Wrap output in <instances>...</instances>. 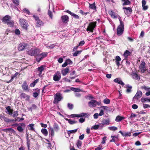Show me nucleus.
Here are the masks:
<instances>
[{"label":"nucleus","mask_w":150,"mask_h":150,"mask_svg":"<svg viewBox=\"0 0 150 150\" xmlns=\"http://www.w3.org/2000/svg\"><path fill=\"white\" fill-rule=\"evenodd\" d=\"M60 129L59 125L56 122H54L53 127H50L49 130V134L51 137L54 136V132H58Z\"/></svg>","instance_id":"obj_1"},{"label":"nucleus","mask_w":150,"mask_h":150,"mask_svg":"<svg viewBox=\"0 0 150 150\" xmlns=\"http://www.w3.org/2000/svg\"><path fill=\"white\" fill-rule=\"evenodd\" d=\"M118 19L120 22V25L118 26L117 28V34L118 35L120 36L123 33L124 29V24L120 17H119Z\"/></svg>","instance_id":"obj_2"},{"label":"nucleus","mask_w":150,"mask_h":150,"mask_svg":"<svg viewBox=\"0 0 150 150\" xmlns=\"http://www.w3.org/2000/svg\"><path fill=\"white\" fill-rule=\"evenodd\" d=\"M40 51L37 48H32L27 52L28 54L31 56H37L40 52Z\"/></svg>","instance_id":"obj_3"},{"label":"nucleus","mask_w":150,"mask_h":150,"mask_svg":"<svg viewBox=\"0 0 150 150\" xmlns=\"http://www.w3.org/2000/svg\"><path fill=\"white\" fill-rule=\"evenodd\" d=\"M96 22H93L90 23L86 29V30L87 31H89L91 32H93L94 28L96 27Z\"/></svg>","instance_id":"obj_4"},{"label":"nucleus","mask_w":150,"mask_h":150,"mask_svg":"<svg viewBox=\"0 0 150 150\" xmlns=\"http://www.w3.org/2000/svg\"><path fill=\"white\" fill-rule=\"evenodd\" d=\"M19 23L21 25L23 29L26 30L27 29V27L28 25L26 21L22 18H20L19 20Z\"/></svg>","instance_id":"obj_5"},{"label":"nucleus","mask_w":150,"mask_h":150,"mask_svg":"<svg viewBox=\"0 0 150 150\" xmlns=\"http://www.w3.org/2000/svg\"><path fill=\"white\" fill-rule=\"evenodd\" d=\"M54 103H58L62 99L63 97L60 93H57L54 96Z\"/></svg>","instance_id":"obj_6"},{"label":"nucleus","mask_w":150,"mask_h":150,"mask_svg":"<svg viewBox=\"0 0 150 150\" xmlns=\"http://www.w3.org/2000/svg\"><path fill=\"white\" fill-rule=\"evenodd\" d=\"M88 103L90 107L93 108L95 107L97 105H100L101 103L97 102L95 100H92Z\"/></svg>","instance_id":"obj_7"},{"label":"nucleus","mask_w":150,"mask_h":150,"mask_svg":"<svg viewBox=\"0 0 150 150\" xmlns=\"http://www.w3.org/2000/svg\"><path fill=\"white\" fill-rule=\"evenodd\" d=\"M61 74L60 71H57L53 75V80L56 81H59L61 78Z\"/></svg>","instance_id":"obj_8"},{"label":"nucleus","mask_w":150,"mask_h":150,"mask_svg":"<svg viewBox=\"0 0 150 150\" xmlns=\"http://www.w3.org/2000/svg\"><path fill=\"white\" fill-rule=\"evenodd\" d=\"M33 17L36 21V23L37 26L40 27V26L43 25V22L40 19L38 16L35 15H33Z\"/></svg>","instance_id":"obj_9"},{"label":"nucleus","mask_w":150,"mask_h":150,"mask_svg":"<svg viewBox=\"0 0 150 150\" xmlns=\"http://www.w3.org/2000/svg\"><path fill=\"white\" fill-rule=\"evenodd\" d=\"M145 64V63L144 62L142 61L139 65V70L142 73L144 72L146 69Z\"/></svg>","instance_id":"obj_10"},{"label":"nucleus","mask_w":150,"mask_h":150,"mask_svg":"<svg viewBox=\"0 0 150 150\" xmlns=\"http://www.w3.org/2000/svg\"><path fill=\"white\" fill-rule=\"evenodd\" d=\"M47 54V52H43L41 54L37 55V57L36 58V61L37 62H39L42 59L46 57Z\"/></svg>","instance_id":"obj_11"},{"label":"nucleus","mask_w":150,"mask_h":150,"mask_svg":"<svg viewBox=\"0 0 150 150\" xmlns=\"http://www.w3.org/2000/svg\"><path fill=\"white\" fill-rule=\"evenodd\" d=\"M142 92L141 91H138L135 96L133 98V100H138L142 96Z\"/></svg>","instance_id":"obj_12"},{"label":"nucleus","mask_w":150,"mask_h":150,"mask_svg":"<svg viewBox=\"0 0 150 150\" xmlns=\"http://www.w3.org/2000/svg\"><path fill=\"white\" fill-rule=\"evenodd\" d=\"M25 127V125L24 123H21L17 127V129L19 132H21L23 131Z\"/></svg>","instance_id":"obj_13"},{"label":"nucleus","mask_w":150,"mask_h":150,"mask_svg":"<svg viewBox=\"0 0 150 150\" xmlns=\"http://www.w3.org/2000/svg\"><path fill=\"white\" fill-rule=\"evenodd\" d=\"M28 45L25 43L20 44L18 46V50L19 51L23 50L24 49L26 48L28 46Z\"/></svg>","instance_id":"obj_14"},{"label":"nucleus","mask_w":150,"mask_h":150,"mask_svg":"<svg viewBox=\"0 0 150 150\" xmlns=\"http://www.w3.org/2000/svg\"><path fill=\"white\" fill-rule=\"evenodd\" d=\"M45 67V66L41 65L37 68V70L39 72L38 75L39 76H42V72L44 70Z\"/></svg>","instance_id":"obj_15"},{"label":"nucleus","mask_w":150,"mask_h":150,"mask_svg":"<svg viewBox=\"0 0 150 150\" xmlns=\"http://www.w3.org/2000/svg\"><path fill=\"white\" fill-rule=\"evenodd\" d=\"M104 114V111L103 110H100V113L98 114L97 113H95L93 115V117L94 119H97L98 117V116H102Z\"/></svg>","instance_id":"obj_16"},{"label":"nucleus","mask_w":150,"mask_h":150,"mask_svg":"<svg viewBox=\"0 0 150 150\" xmlns=\"http://www.w3.org/2000/svg\"><path fill=\"white\" fill-rule=\"evenodd\" d=\"M61 19L62 22L65 23H67L69 21V18L67 15H64L62 16Z\"/></svg>","instance_id":"obj_17"},{"label":"nucleus","mask_w":150,"mask_h":150,"mask_svg":"<svg viewBox=\"0 0 150 150\" xmlns=\"http://www.w3.org/2000/svg\"><path fill=\"white\" fill-rule=\"evenodd\" d=\"M132 78L135 80H139L140 79L139 76L136 73L133 72L131 74Z\"/></svg>","instance_id":"obj_18"},{"label":"nucleus","mask_w":150,"mask_h":150,"mask_svg":"<svg viewBox=\"0 0 150 150\" xmlns=\"http://www.w3.org/2000/svg\"><path fill=\"white\" fill-rule=\"evenodd\" d=\"M69 69L68 68H66L63 69L61 71V73L63 76H65L69 73Z\"/></svg>","instance_id":"obj_19"},{"label":"nucleus","mask_w":150,"mask_h":150,"mask_svg":"<svg viewBox=\"0 0 150 150\" xmlns=\"http://www.w3.org/2000/svg\"><path fill=\"white\" fill-rule=\"evenodd\" d=\"M87 114L85 113H82L80 114H71V116L73 117H80L83 116H84Z\"/></svg>","instance_id":"obj_20"},{"label":"nucleus","mask_w":150,"mask_h":150,"mask_svg":"<svg viewBox=\"0 0 150 150\" xmlns=\"http://www.w3.org/2000/svg\"><path fill=\"white\" fill-rule=\"evenodd\" d=\"M11 17L8 15H6L3 17L2 19L3 21L5 23H6L11 19Z\"/></svg>","instance_id":"obj_21"},{"label":"nucleus","mask_w":150,"mask_h":150,"mask_svg":"<svg viewBox=\"0 0 150 150\" xmlns=\"http://www.w3.org/2000/svg\"><path fill=\"white\" fill-rule=\"evenodd\" d=\"M123 9H125L124 12L126 15L129 14L132 11V9L130 7H124Z\"/></svg>","instance_id":"obj_22"},{"label":"nucleus","mask_w":150,"mask_h":150,"mask_svg":"<svg viewBox=\"0 0 150 150\" xmlns=\"http://www.w3.org/2000/svg\"><path fill=\"white\" fill-rule=\"evenodd\" d=\"M114 81L115 82L117 83L122 86H124L125 84L122 81L121 79L120 78L115 79L114 80Z\"/></svg>","instance_id":"obj_23"},{"label":"nucleus","mask_w":150,"mask_h":150,"mask_svg":"<svg viewBox=\"0 0 150 150\" xmlns=\"http://www.w3.org/2000/svg\"><path fill=\"white\" fill-rule=\"evenodd\" d=\"M21 97L22 98H24L26 100H28L29 99L30 96L24 93H22L21 95Z\"/></svg>","instance_id":"obj_24"},{"label":"nucleus","mask_w":150,"mask_h":150,"mask_svg":"<svg viewBox=\"0 0 150 150\" xmlns=\"http://www.w3.org/2000/svg\"><path fill=\"white\" fill-rule=\"evenodd\" d=\"M108 13L113 18H115L117 17L118 15H115L114 12L112 11L111 10H109L108 11Z\"/></svg>","instance_id":"obj_25"},{"label":"nucleus","mask_w":150,"mask_h":150,"mask_svg":"<svg viewBox=\"0 0 150 150\" xmlns=\"http://www.w3.org/2000/svg\"><path fill=\"white\" fill-rule=\"evenodd\" d=\"M22 87L23 90L29 91L28 89V86L26 82H24L23 84L22 85Z\"/></svg>","instance_id":"obj_26"},{"label":"nucleus","mask_w":150,"mask_h":150,"mask_svg":"<svg viewBox=\"0 0 150 150\" xmlns=\"http://www.w3.org/2000/svg\"><path fill=\"white\" fill-rule=\"evenodd\" d=\"M121 59L120 57L118 56H117L115 58V62L116 64L118 67H119L120 65V62L121 61Z\"/></svg>","instance_id":"obj_27"},{"label":"nucleus","mask_w":150,"mask_h":150,"mask_svg":"<svg viewBox=\"0 0 150 150\" xmlns=\"http://www.w3.org/2000/svg\"><path fill=\"white\" fill-rule=\"evenodd\" d=\"M130 52L129 51L126 50L125 52L123 54V56L125 59H126L128 56L130 55Z\"/></svg>","instance_id":"obj_28"},{"label":"nucleus","mask_w":150,"mask_h":150,"mask_svg":"<svg viewBox=\"0 0 150 150\" xmlns=\"http://www.w3.org/2000/svg\"><path fill=\"white\" fill-rule=\"evenodd\" d=\"M6 109L8 112H6V113H8L10 115H12L13 110L11 109L10 107L8 106L6 107Z\"/></svg>","instance_id":"obj_29"},{"label":"nucleus","mask_w":150,"mask_h":150,"mask_svg":"<svg viewBox=\"0 0 150 150\" xmlns=\"http://www.w3.org/2000/svg\"><path fill=\"white\" fill-rule=\"evenodd\" d=\"M125 118L123 117H121L119 116H118L116 117L115 119V120L117 122H119L120 121L124 119Z\"/></svg>","instance_id":"obj_30"},{"label":"nucleus","mask_w":150,"mask_h":150,"mask_svg":"<svg viewBox=\"0 0 150 150\" xmlns=\"http://www.w3.org/2000/svg\"><path fill=\"white\" fill-rule=\"evenodd\" d=\"M6 24H7L9 26L12 27L14 25V22L13 20L10 19Z\"/></svg>","instance_id":"obj_31"},{"label":"nucleus","mask_w":150,"mask_h":150,"mask_svg":"<svg viewBox=\"0 0 150 150\" xmlns=\"http://www.w3.org/2000/svg\"><path fill=\"white\" fill-rule=\"evenodd\" d=\"M41 132L45 136H47L48 134L47 130L45 128L42 129L41 130Z\"/></svg>","instance_id":"obj_32"},{"label":"nucleus","mask_w":150,"mask_h":150,"mask_svg":"<svg viewBox=\"0 0 150 150\" xmlns=\"http://www.w3.org/2000/svg\"><path fill=\"white\" fill-rule=\"evenodd\" d=\"M71 90L74 92H79L82 91V90L81 89H80L79 88L74 87H71Z\"/></svg>","instance_id":"obj_33"},{"label":"nucleus","mask_w":150,"mask_h":150,"mask_svg":"<svg viewBox=\"0 0 150 150\" xmlns=\"http://www.w3.org/2000/svg\"><path fill=\"white\" fill-rule=\"evenodd\" d=\"M111 137L112 138V139L110 141V142H115L117 141L118 140V138L117 137L112 136Z\"/></svg>","instance_id":"obj_34"},{"label":"nucleus","mask_w":150,"mask_h":150,"mask_svg":"<svg viewBox=\"0 0 150 150\" xmlns=\"http://www.w3.org/2000/svg\"><path fill=\"white\" fill-rule=\"evenodd\" d=\"M89 7L92 9H96V7L95 6V3H93L92 4H89Z\"/></svg>","instance_id":"obj_35"},{"label":"nucleus","mask_w":150,"mask_h":150,"mask_svg":"<svg viewBox=\"0 0 150 150\" xmlns=\"http://www.w3.org/2000/svg\"><path fill=\"white\" fill-rule=\"evenodd\" d=\"M100 110H105L107 111L109 110V107L106 106H102L100 108H99Z\"/></svg>","instance_id":"obj_36"},{"label":"nucleus","mask_w":150,"mask_h":150,"mask_svg":"<svg viewBox=\"0 0 150 150\" xmlns=\"http://www.w3.org/2000/svg\"><path fill=\"white\" fill-rule=\"evenodd\" d=\"M66 120L68 122L71 124H73L76 123V122L74 120H72L71 119H66Z\"/></svg>","instance_id":"obj_37"},{"label":"nucleus","mask_w":150,"mask_h":150,"mask_svg":"<svg viewBox=\"0 0 150 150\" xmlns=\"http://www.w3.org/2000/svg\"><path fill=\"white\" fill-rule=\"evenodd\" d=\"M34 126L33 124H30L28 125V129L30 130L33 131L34 130Z\"/></svg>","instance_id":"obj_38"},{"label":"nucleus","mask_w":150,"mask_h":150,"mask_svg":"<svg viewBox=\"0 0 150 150\" xmlns=\"http://www.w3.org/2000/svg\"><path fill=\"white\" fill-rule=\"evenodd\" d=\"M77 129H76L72 130L69 131L68 132V134L69 135H70L71 134L75 133L77 131Z\"/></svg>","instance_id":"obj_39"},{"label":"nucleus","mask_w":150,"mask_h":150,"mask_svg":"<svg viewBox=\"0 0 150 150\" xmlns=\"http://www.w3.org/2000/svg\"><path fill=\"white\" fill-rule=\"evenodd\" d=\"M141 100L142 102L144 103L146 101H148V102H150V98L149 99L145 98H142L141 99Z\"/></svg>","instance_id":"obj_40"},{"label":"nucleus","mask_w":150,"mask_h":150,"mask_svg":"<svg viewBox=\"0 0 150 150\" xmlns=\"http://www.w3.org/2000/svg\"><path fill=\"white\" fill-rule=\"evenodd\" d=\"M109 121L108 119H107L103 120L102 122V123L104 125H108L109 124Z\"/></svg>","instance_id":"obj_41"},{"label":"nucleus","mask_w":150,"mask_h":150,"mask_svg":"<svg viewBox=\"0 0 150 150\" xmlns=\"http://www.w3.org/2000/svg\"><path fill=\"white\" fill-rule=\"evenodd\" d=\"M81 50H80V51H76L73 54V56H77L79 54L81 53L82 52Z\"/></svg>","instance_id":"obj_42"},{"label":"nucleus","mask_w":150,"mask_h":150,"mask_svg":"<svg viewBox=\"0 0 150 150\" xmlns=\"http://www.w3.org/2000/svg\"><path fill=\"white\" fill-rule=\"evenodd\" d=\"M23 12L24 13H26L29 15H30V13L29 10L26 8H24L23 9Z\"/></svg>","instance_id":"obj_43"},{"label":"nucleus","mask_w":150,"mask_h":150,"mask_svg":"<svg viewBox=\"0 0 150 150\" xmlns=\"http://www.w3.org/2000/svg\"><path fill=\"white\" fill-rule=\"evenodd\" d=\"M82 144V142L81 141L78 140L77 143L76 145L78 147L79 149L80 147L81 146Z\"/></svg>","instance_id":"obj_44"},{"label":"nucleus","mask_w":150,"mask_h":150,"mask_svg":"<svg viewBox=\"0 0 150 150\" xmlns=\"http://www.w3.org/2000/svg\"><path fill=\"white\" fill-rule=\"evenodd\" d=\"M127 88L126 91L128 93L130 92L131 91V89L132 88V86H127Z\"/></svg>","instance_id":"obj_45"},{"label":"nucleus","mask_w":150,"mask_h":150,"mask_svg":"<svg viewBox=\"0 0 150 150\" xmlns=\"http://www.w3.org/2000/svg\"><path fill=\"white\" fill-rule=\"evenodd\" d=\"M103 102L105 104H108L110 103V101L109 99L106 98L104 99Z\"/></svg>","instance_id":"obj_46"},{"label":"nucleus","mask_w":150,"mask_h":150,"mask_svg":"<svg viewBox=\"0 0 150 150\" xmlns=\"http://www.w3.org/2000/svg\"><path fill=\"white\" fill-rule=\"evenodd\" d=\"M108 129L112 131H115L117 129V128L114 126L110 127H108Z\"/></svg>","instance_id":"obj_47"},{"label":"nucleus","mask_w":150,"mask_h":150,"mask_svg":"<svg viewBox=\"0 0 150 150\" xmlns=\"http://www.w3.org/2000/svg\"><path fill=\"white\" fill-rule=\"evenodd\" d=\"M99 127V125H95L94 126H92L91 127V129H94L95 130L97 129Z\"/></svg>","instance_id":"obj_48"},{"label":"nucleus","mask_w":150,"mask_h":150,"mask_svg":"<svg viewBox=\"0 0 150 150\" xmlns=\"http://www.w3.org/2000/svg\"><path fill=\"white\" fill-rule=\"evenodd\" d=\"M141 88L142 89H144L145 90L148 91H150V88L147 87L145 86H142Z\"/></svg>","instance_id":"obj_49"},{"label":"nucleus","mask_w":150,"mask_h":150,"mask_svg":"<svg viewBox=\"0 0 150 150\" xmlns=\"http://www.w3.org/2000/svg\"><path fill=\"white\" fill-rule=\"evenodd\" d=\"M13 2L15 5L16 6L19 5V2L18 0H13Z\"/></svg>","instance_id":"obj_50"},{"label":"nucleus","mask_w":150,"mask_h":150,"mask_svg":"<svg viewBox=\"0 0 150 150\" xmlns=\"http://www.w3.org/2000/svg\"><path fill=\"white\" fill-rule=\"evenodd\" d=\"M18 115V112L17 111H16L14 112L13 113H12V115L13 117H16Z\"/></svg>","instance_id":"obj_51"},{"label":"nucleus","mask_w":150,"mask_h":150,"mask_svg":"<svg viewBox=\"0 0 150 150\" xmlns=\"http://www.w3.org/2000/svg\"><path fill=\"white\" fill-rule=\"evenodd\" d=\"M55 46V45L54 44H52L49 45L47 46V47L48 48L52 49Z\"/></svg>","instance_id":"obj_52"},{"label":"nucleus","mask_w":150,"mask_h":150,"mask_svg":"<svg viewBox=\"0 0 150 150\" xmlns=\"http://www.w3.org/2000/svg\"><path fill=\"white\" fill-rule=\"evenodd\" d=\"M137 116V115L136 114H135L134 113H132L130 117L129 118H128V119H129V118H130L131 119V120H133V117H135Z\"/></svg>","instance_id":"obj_53"},{"label":"nucleus","mask_w":150,"mask_h":150,"mask_svg":"<svg viewBox=\"0 0 150 150\" xmlns=\"http://www.w3.org/2000/svg\"><path fill=\"white\" fill-rule=\"evenodd\" d=\"M15 33L16 35H18L20 34V32L18 29H16L15 31Z\"/></svg>","instance_id":"obj_54"},{"label":"nucleus","mask_w":150,"mask_h":150,"mask_svg":"<svg viewBox=\"0 0 150 150\" xmlns=\"http://www.w3.org/2000/svg\"><path fill=\"white\" fill-rule=\"evenodd\" d=\"M68 107L69 109L71 110L73 108V105L72 104L69 103L68 104Z\"/></svg>","instance_id":"obj_55"},{"label":"nucleus","mask_w":150,"mask_h":150,"mask_svg":"<svg viewBox=\"0 0 150 150\" xmlns=\"http://www.w3.org/2000/svg\"><path fill=\"white\" fill-rule=\"evenodd\" d=\"M27 144L28 149H29L30 145V142L28 138H27Z\"/></svg>","instance_id":"obj_56"},{"label":"nucleus","mask_w":150,"mask_h":150,"mask_svg":"<svg viewBox=\"0 0 150 150\" xmlns=\"http://www.w3.org/2000/svg\"><path fill=\"white\" fill-rule=\"evenodd\" d=\"M39 92H35L33 93V96L35 98H36L39 95Z\"/></svg>","instance_id":"obj_57"},{"label":"nucleus","mask_w":150,"mask_h":150,"mask_svg":"<svg viewBox=\"0 0 150 150\" xmlns=\"http://www.w3.org/2000/svg\"><path fill=\"white\" fill-rule=\"evenodd\" d=\"M130 3V2L128 0H125L124 1V2L123 3V5H129Z\"/></svg>","instance_id":"obj_58"},{"label":"nucleus","mask_w":150,"mask_h":150,"mask_svg":"<svg viewBox=\"0 0 150 150\" xmlns=\"http://www.w3.org/2000/svg\"><path fill=\"white\" fill-rule=\"evenodd\" d=\"M125 135L124 137H126L127 136H131V133L130 132H127V133H124Z\"/></svg>","instance_id":"obj_59"},{"label":"nucleus","mask_w":150,"mask_h":150,"mask_svg":"<svg viewBox=\"0 0 150 150\" xmlns=\"http://www.w3.org/2000/svg\"><path fill=\"white\" fill-rule=\"evenodd\" d=\"M143 107L144 108H150V105L147 104H143Z\"/></svg>","instance_id":"obj_60"},{"label":"nucleus","mask_w":150,"mask_h":150,"mask_svg":"<svg viewBox=\"0 0 150 150\" xmlns=\"http://www.w3.org/2000/svg\"><path fill=\"white\" fill-rule=\"evenodd\" d=\"M48 14L51 18H52V12L49 10L48 11Z\"/></svg>","instance_id":"obj_61"},{"label":"nucleus","mask_w":150,"mask_h":150,"mask_svg":"<svg viewBox=\"0 0 150 150\" xmlns=\"http://www.w3.org/2000/svg\"><path fill=\"white\" fill-rule=\"evenodd\" d=\"M65 12H67L69 14L71 15V16H72V15H73V14H74L73 13L71 12V11H69L68 10H67L65 11Z\"/></svg>","instance_id":"obj_62"},{"label":"nucleus","mask_w":150,"mask_h":150,"mask_svg":"<svg viewBox=\"0 0 150 150\" xmlns=\"http://www.w3.org/2000/svg\"><path fill=\"white\" fill-rule=\"evenodd\" d=\"M65 12H67L69 14L71 15V16H72V15H73V14H74L73 13L71 12V11H69L68 10H67L65 11Z\"/></svg>","instance_id":"obj_63"},{"label":"nucleus","mask_w":150,"mask_h":150,"mask_svg":"<svg viewBox=\"0 0 150 150\" xmlns=\"http://www.w3.org/2000/svg\"><path fill=\"white\" fill-rule=\"evenodd\" d=\"M132 108L134 109H137L138 107V106L136 104H133L132 106Z\"/></svg>","instance_id":"obj_64"}]
</instances>
